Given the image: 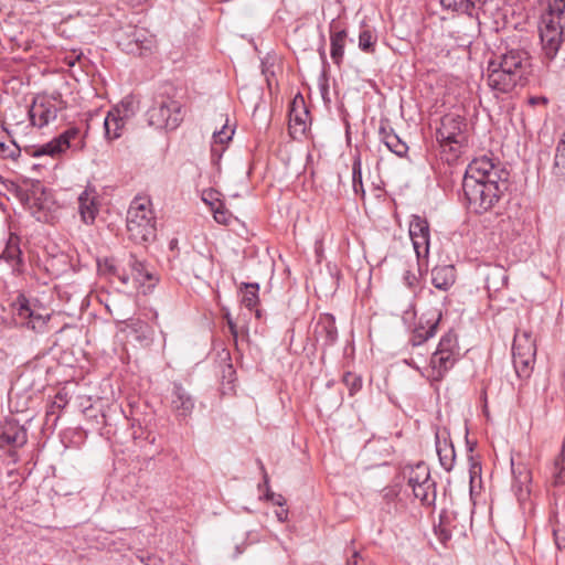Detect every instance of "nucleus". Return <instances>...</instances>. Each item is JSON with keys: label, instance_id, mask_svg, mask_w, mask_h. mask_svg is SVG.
<instances>
[{"label": "nucleus", "instance_id": "f257e3e1", "mask_svg": "<svg viewBox=\"0 0 565 565\" xmlns=\"http://www.w3.org/2000/svg\"><path fill=\"white\" fill-rule=\"evenodd\" d=\"M509 172L493 159L475 158L467 167L462 190L469 207L477 214L493 209L509 186Z\"/></svg>", "mask_w": 565, "mask_h": 565}, {"label": "nucleus", "instance_id": "f03ea898", "mask_svg": "<svg viewBox=\"0 0 565 565\" xmlns=\"http://www.w3.org/2000/svg\"><path fill=\"white\" fill-rule=\"evenodd\" d=\"M530 73L531 63L527 52L521 49H509L489 61L487 84L497 96L509 94L518 86L523 87Z\"/></svg>", "mask_w": 565, "mask_h": 565}, {"label": "nucleus", "instance_id": "7ed1b4c3", "mask_svg": "<svg viewBox=\"0 0 565 565\" xmlns=\"http://www.w3.org/2000/svg\"><path fill=\"white\" fill-rule=\"evenodd\" d=\"M127 232L135 243H147L156 238V221L151 202L136 198L127 211Z\"/></svg>", "mask_w": 565, "mask_h": 565}, {"label": "nucleus", "instance_id": "20e7f679", "mask_svg": "<svg viewBox=\"0 0 565 565\" xmlns=\"http://www.w3.org/2000/svg\"><path fill=\"white\" fill-rule=\"evenodd\" d=\"M147 119L154 128L173 130L183 120L182 106L170 97L158 96L147 111Z\"/></svg>", "mask_w": 565, "mask_h": 565}, {"label": "nucleus", "instance_id": "39448f33", "mask_svg": "<svg viewBox=\"0 0 565 565\" xmlns=\"http://www.w3.org/2000/svg\"><path fill=\"white\" fill-rule=\"evenodd\" d=\"M561 14L548 12L542 17L540 39L544 57L552 61L556 57L564 40Z\"/></svg>", "mask_w": 565, "mask_h": 565}, {"label": "nucleus", "instance_id": "423d86ee", "mask_svg": "<svg viewBox=\"0 0 565 565\" xmlns=\"http://www.w3.org/2000/svg\"><path fill=\"white\" fill-rule=\"evenodd\" d=\"M117 43L127 54L141 56L152 51L156 39L145 28L128 25L117 33Z\"/></svg>", "mask_w": 565, "mask_h": 565}, {"label": "nucleus", "instance_id": "0eeeda50", "mask_svg": "<svg viewBox=\"0 0 565 565\" xmlns=\"http://www.w3.org/2000/svg\"><path fill=\"white\" fill-rule=\"evenodd\" d=\"M85 138L86 132H82L77 127H70L56 138L39 147V149L33 152V157L44 154L55 157L65 152L67 149L73 152H79L86 146Z\"/></svg>", "mask_w": 565, "mask_h": 565}, {"label": "nucleus", "instance_id": "6e6552de", "mask_svg": "<svg viewBox=\"0 0 565 565\" xmlns=\"http://www.w3.org/2000/svg\"><path fill=\"white\" fill-rule=\"evenodd\" d=\"M512 353L513 364L518 375L529 376L536 355V344L531 331H516Z\"/></svg>", "mask_w": 565, "mask_h": 565}, {"label": "nucleus", "instance_id": "1a4fd4ad", "mask_svg": "<svg viewBox=\"0 0 565 565\" xmlns=\"http://www.w3.org/2000/svg\"><path fill=\"white\" fill-rule=\"evenodd\" d=\"M408 486L414 495L426 505H431L436 500V482L430 477V470L425 462H418L409 467L407 472Z\"/></svg>", "mask_w": 565, "mask_h": 565}, {"label": "nucleus", "instance_id": "9d476101", "mask_svg": "<svg viewBox=\"0 0 565 565\" xmlns=\"http://www.w3.org/2000/svg\"><path fill=\"white\" fill-rule=\"evenodd\" d=\"M463 126L465 122L459 116L447 115L443 117L440 127L436 131V139L444 151L448 149L457 156L460 148L467 142Z\"/></svg>", "mask_w": 565, "mask_h": 565}, {"label": "nucleus", "instance_id": "9b49d317", "mask_svg": "<svg viewBox=\"0 0 565 565\" xmlns=\"http://www.w3.org/2000/svg\"><path fill=\"white\" fill-rule=\"evenodd\" d=\"M128 267L130 274H125L120 277L124 284H127L129 280H131L136 288H143V294H147L154 287L157 279L154 278L153 273L148 267V265L137 259L134 255H130Z\"/></svg>", "mask_w": 565, "mask_h": 565}, {"label": "nucleus", "instance_id": "f8f14e48", "mask_svg": "<svg viewBox=\"0 0 565 565\" xmlns=\"http://www.w3.org/2000/svg\"><path fill=\"white\" fill-rule=\"evenodd\" d=\"M409 236L418 259L427 258L429 254V224L426 218L413 215L409 223Z\"/></svg>", "mask_w": 565, "mask_h": 565}, {"label": "nucleus", "instance_id": "ddd939ff", "mask_svg": "<svg viewBox=\"0 0 565 565\" xmlns=\"http://www.w3.org/2000/svg\"><path fill=\"white\" fill-rule=\"evenodd\" d=\"M17 195L20 202L34 215L39 211L49 209V194L39 181L28 188H19Z\"/></svg>", "mask_w": 565, "mask_h": 565}, {"label": "nucleus", "instance_id": "4468645a", "mask_svg": "<svg viewBox=\"0 0 565 565\" xmlns=\"http://www.w3.org/2000/svg\"><path fill=\"white\" fill-rule=\"evenodd\" d=\"M62 109L54 100L47 98H35L29 109V117L32 126L43 128L54 121L57 113Z\"/></svg>", "mask_w": 565, "mask_h": 565}, {"label": "nucleus", "instance_id": "2eb2a0df", "mask_svg": "<svg viewBox=\"0 0 565 565\" xmlns=\"http://www.w3.org/2000/svg\"><path fill=\"white\" fill-rule=\"evenodd\" d=\"M170 407L178 419H185L194 409V399L179 383H174L170 395Z\"/></svg>", "mask_w": 565, "mask_h": 565}, {"label": "nucleus", "instance_id": "dca6fc26", "mask_svg": "<svg viewBox=\"0 0 565 565\" xmlns=\"http://www.w3.org/2000/svg\"><path fill=\"white\" fill-rule=\"evenodd\" d=\"M511 469H512V491L519 501H524L527 499L530 494V483L532 480L531 471L526 467V465L519 462L515 463L513 458H511Z\"/></svg>", "mask_w": 565, "mask_h": 565}, {"label": "nucleus", "instance_id": "f3484780", "mask_svg": "<svg viewBox=\"0 0 565 565\" xmlns=\"http://www.w3.org/2000/svg\"><path fill=\"white\" fill-rule=\"evenodd\" d=\"M28 440L26 430L15 422H7L0 427V447H22Z\"/></svg>", "mask_w": 565, "mask_h": 565}, {"label": "nucleus", "instance_id": "a211bd4d", "mask_svg": "<svg viewBox=\"0 0 565 565\" xmlns=\"http://www.w3.org/2000/svg\"><path fill=\"white\" fill-rule=\"evenodd\" d=\"M441 315L434 313L430 317L424 319L422 317L418 321V324L415 327L413 334L411 337V343L414 347L420 345L426 342L428 339L435 335L436 330L438 328L439 320Z\"/></svg>", "mask_w": 565, "mask_h": 565}, {"label": "nucleus", "instance_id": "6ab92c4d", "mask_svg": "<svg viewBox=\"0 0 565 565\" xmlns=\"http://www.w3.org/2000/svg\"><path fill=\"white\" fill-rule=\"evenodd\" d=\"M78 212L85 224H92L98 213L97 193L93 188H86L78 196Z\"/></svg>", "mask_w": 565, "mask_h": 565}, {"label": "nucleus", "instance_id": "aec40b11", "mask_svg": "<svg viewBox=\"0 0 565 565\" xmlns=\"http://www.w3.org/2000/svg\"><path fill=\"white\" fill-rule=\"evenodd\" d=\"M124 110L119 107L111 109L104 120L105 135L109 140L117 139L121 135V129L124 127V119L127 118L128 108L125 103L121 104Z\"/></svg>", "mask_w": 565, "mask_h": 565}, {"label": "nucleus", "instance_id": "412c9836", "mask_svg": "<svg viewBox=\"0 0 565 565\" xmlns=\"http://www.w3.org/2000/svg\"><path fill=\"white\" fill-rule=\"evenodd\" d=\"M458 360V355L443 353L441 351H435L430 359L431 374L429 377L433 381H440L444 375L455 365Z\"/></svg>", "mask_w": 565, "mask_h": 565}, {"label": "nucleus", "instance_id": "4be33fe9", "mask_svg": "<svg viewBox=\"0 0 565 565\" xmlns=\"http://www.w3.org/2000/svg\"><path fill=\"white\" fill-rule=\"evenodd\" d=\"M8 263L13 271H18L22 265V252L20 248V238L14 234H10L4 248L0 254V260Z\"/></svg>", "mask_w": 565, "mask_h": 565}, {"label": "nucleus", "instance_id": "5701e85b", "mask_svg": "<svg viewBox=\"0 0 565 565\" xmlns=\"http://www.w3.org/2000/svg\"><path fill=\"white\" fill-rule=\"evenodd\" d=\"M17 316L22 323H25L32 330H41L46 324V319L31 309L25 298L19 300Z\"/></svg>", "mask_w": 565, "mask_h": 565}, {"label": "nucleus", "instance_id": "b1692460", "mask_svg": "<svg viewBox=\"0 0 565 565\" xmlns=\"http://www.w3.org/2000/svg\"><path fill=\"white\" fill-rule=\"evenodd\" d=\"M309 118V111L303 107V100H300L298 105L297 99L292 102V107L289 113V129L290 134L296 136L297 134L303 135L307 129V120Z\"/></svg>", "mask_w": 565, "mask_h": 565}, {"label": "nucleus", "instance_id": "393cba45", "mask_svg": "<svg viewBox=\"0 0 565 565\" xmlns=\"http://www.w3.org/2000/svg\"><path fill=\"white\" fill-rule=\"evenodd\" d=\"M456 280L455 267L452 265L436 266L431 270V284L439 290H448Z\"/></svg>", "mask_w": 565, "mask_h": 565}, {"label": "nucleus", "instance_id": "a878e982", "mask_svg": "<svg viewBox=\"0 0 565 565\" xmlns=\"http://www.w3.org/2000/svg\"><path fill=\"white\" fill-rule=\"evenodd\" d=\"M381 140L385 146L398 157H404L408 151V146L404 142L392 128L381 127L380 128Z\"/></svg>", "mask_w": 565, "mask_h": 565}, {"label": "nucleus", "instance_id": "bb28decb", "mask_svg": "<svg viewBox=\"0 0 565 565\" xmlns=\"http://www.w3.org/2000/svg\"><path fill=\"white\" fill-rule=\"evenodd\" d=\"M315 335L317 340H321L324 345L333 344L338 337V330L333 319L328 317L320 320L315 328Z\"/></svg>", "mask_w": 565, "mask_h": 565}, {"label": "nucleus", "instance_id": "cd10ccee", "mask_svg": "<svg viewBox=\"0 0 565 565\" xmlns=\"http://www.w3.org/2000/svg\"><path fill=\"white\" fill-rule=\"evenodd\" d=\"M436 451L439 458L440 466L450 471L454 467L456 454L454 446L447 439L440 440L439 435L436 434Z\"/></svg>", "mask_w": 565, "mask_h": 565}, {"label": "nucleus", "instance_id": "c85d7f7f", "mask_svg": "<svg viewBox=\"0 0 565 565\" xmlns=\"http://www.w3.org/2000/svg\"><path fill=\"white\" fill-rule=\"evenodd\" d=\"M484 281L489 292H497L508 282L507 271L503 267H493L487 273Z\"/></svg>", "mask_w": 565, "mask_h": 565}, {"label": "nucleus", "instance_id": "c756f323", "mask_svg": "<svg viewBox=\"0 0 565 565\" xmlns=\"http://www.w3.org/2000/svg\"><path fill=\"white\" fill-rule=\"evenodd\" d=\"M127 328L135 334L136 340L139 342L147 344L151 342L153 330L147 322L139 319H131L127 322Z\"/></svg>", "mask_w": 565, "mask_h": 565}, {"label": "nucleus", "instance_id": "7c9ffc66", "mask_svg": "<svg viewBox=\"0 0 565 565\" xmlns=\"http://www.w3.org/2000/svg\"><path fill=\"white\" fill-rule=\"evenodd\" d=\"M347 32L344 30H340L337 32H332L330 36L331 42V58L337 65H340L344 54V45H345Z\"/></svg>", "mask_w": 565, "mask_h": 565}, {"label": "nucleus", "instance_id": "2f4dec72", "mask_svg": "<svg viewBox=\"0 0 565 565\" xmlns=\"http://www.w3.org/2000/svg\"><path fill=\"white\" fill-rule=\"evenodd\" d=\"M452 518L454 512L445 511L440 515L439 524L436 527V532L438 533L440 541L444 543L451 537L452 532L457 529V525L451 522Z\"/></svg>", "mask_w": 565, "mask_h": 565}, {"label": "nucleus", "instance_id": "473e14b6", "mask_svg": "<svg viewBox=\"0 0 565 565\" xmlns=\"http://www.w3.org/2000/svg\"><path fill=\"white\" fill-rule=\"evenodd\" d=\"M242 287L245 289L242 303L248 309L255 308L258 303L259 285L257 282H243Z\"/></svg>", "mask_w": 565, "mask_h": 565}, {"label": "nucleus", "instance_id": "72a5a7b5", "mask_svg": "<svg viewBox=\"0 0 565 565\" xmlns=\"http://www.w3.org/2000/svg\"><path fill=\"white\" fill-rule=\"evenodd\" d=\"M553 171L557 175L565 174V131L556 146Z\"/></svg>", "mask_w": 565, "mask_h": 565}, {"label": "nucleus", "instance_id": "f704fd0d", "mask_svg": "<svg viewBox=\"0 0 565 565\" xmlns=\"http://www.w3.org/2000/svg\"><path fill=\"white\" fill-rule=\"evenodd\" d=\"M441 350L443 353L459 355V347L455 333L448 332L440 339L436 351Z\"/></svg>", "mask_w": 565, "mask_h": 565}, {"label": "nucleus", "instance_id": "c9c22d12", "mask_svg": "<svg viewBox=\"0 0 565 565\" xmlns=\"http://www.w3.org/2000/svg\"><path fill=\"white\" fill-rule=\"evenodd\" d=\"M234 134L233 129H230L226 124L222 127L221 130H215L213 132V145H212V152L216 153L218 151H222L223 148L217 149V145H225L230 140H232V136Z\"/></svg>", "mask_w": 565, "mask_h": 565}, {"label": "nucleus", "instance_id": "e433bc0d", "mask_svg": "<svg viewBox=\"0 0 565 565\" xmlns=\"http://www.w3.org/2000/svg\"><path fill=\"white\" fill-rule=\"evenodd\" d=\"M440 3L444 9L451 10L454 12L468 14L470 17L475 14L467 0H440Z\"/></svg>", "mask_w": 565, "mask_h": 565}, {"label": "nucleus", "instance_id": "4c0bfd02", "mask_svg": "<svg viewBox=\"0 0 565 565\" xmlns=\"http://www.w3.org/2000/svg\"><path fill=\"white\" fill-rule=\"evenodd\" d=\"M554 482L561 484L565 482V438L562 447V451L554 462Z\"/></svg>", "mask_w": 565, "mask_h": 565}, {"label": "nucleus", "instance_id": "58836bf2", "mask_svg": "<svg viewBox=\"0 0 565 565\" xmlns=\"http://www.w3.org/2000/svg\"><path fill=\"white\" fill-rule=\"evenodd\" d=\"M20 151V147L13 140L4 141L0 136V156L2 158L15 159Z\"/></svg>", "mask_w": 565, "mask_h": 565}, {"label": "nucleus", "instance_id": "ea45409f", "mask_svg": "<svg viewBox=\"0 0 565 565\" xmlns=\"http://www.w3.org/2000/svg\"><path fill=\"white\" fill-rule=\"evenodd\" d=\"M376 38L369 29H363L359 34V47L365 52H372Z\"/></svg>", "mask_w": 565, "mask_h": 565}, {"label": "nucleus", "instance_id": "a19ab883", "mask_svg": "<svg viewBox=\"0 0 565 565\" xmlns=\"http://www.w3.org/2000/svg\"><path fill=\"white\" fill-rule=\"evenodd\" d=\"M214 220L220 224H228L231 214L221 204L217 207H212Z\"/></svg>", "mask_w": 565, "mask_h": 565}, {"label": "nucleus", "instance_id": "79ce46f5", "mask_svg": "<svg viewBox=\"0 0 565 565\" xmlns=\"http://www.w3.org/2000/svg\"><path fill=\"white\" fill-rule=\"evenodd\" d=\"M358 184L362 189V175H361L360 164L359 163H354V167H353V188H354V191L356 193L359 191Z\"/></svg>", "mask_w": 565, "mask_h": 565}, {"label": "nucleus", "instance_id": "37998d69", "mask_svg": "<svg viewBox=\"0 0 565 565\" xmlns=\"http://www.w3.org/2000/svg\"><path fill=\"white\" fill-rule=\"evenodd\" d=\"M403 280L405 285L409 288L415 287L418 281L416 274L409 270L405 271Z\"/></svg>", "mask_w": 565, "mask_h": 565}, {"label": "nucleus", "instance_id": "c03bdc74", "mask_svg": "<svg viewBox=\"0 0 565 565\" xmlns=\"http://www.w3.org/2000/svg\"><path fill=\"white\" fill-rule=\"evenodd\" d=\"M266 498L271 500L275 504L282 507L285 504V498L281 494L267 491Z\"/></svg>", "mask_w": 565, "mask_h": 565}, {"label": "nucleus", "instance_id": "a18cd8bd", "mask_svg": "<svg viewBox=\"0 0 565 565\" xmlns=\"http://www.w3.org/2000/svg\"><path fill=\"white\" fill-rule=\"evenodd\" d=\"M352 379L353 382H352V387H351V392H353V390H359L361 387V380L355 377V376H352L351 374H348L344 380L345 382L349 384V380Z\"/></svg>", "mask_w": 565, "mask_h": 565}, {"label": "nucleus", "instance_id": "49530a36", "mask_svg": "<svg viewBox=\"0 0 565 565\" xmlns=\"http://www.w3.org/2000/svg\"><path fill=\"white\" fill-rule=\"evenodd\" d=\"M347 565H364L358 552H354L351 558L348 559Z\"/></svg>", "mask_w": 565, "mask_h": 565}, {"label": "nucleus", "instance_id": "de8ad7c7", "mask_svg": "<svg viewBox=\"0 0 565 565\" xmlns=\"http://www.w3.org/2000/svg\"><path fill=\"white\" fill-rule=\"evenodd\" d=\"M276 516L280 522H285L288 518V511L286 509H280L279 511H276Z\"/></svg>", "mask_w": 565, "mask_h": 565}, {"label": "nucleus", "instance_id": "09e8293b", "mask_svg": "<svg viewBox=\"0 0 565 565\" xmlns=\"http://www.w3.org/2000/svg\"><path fill=\"white\" fill-rule=\"evenodd\" d=\"M472 10L475 11L477 7L483 6L487 0H467Z\"/></svg>", "mask_w": 565, "mask_h": 565}, {"label": "nucleus", "instance_id": "8fccbe9b", "mask_svg": "<svg viewBox=\"0 0 565 565\" xmlns=\"http://www.w3.org/2000/svg\"><path fill=\"white\" fill-rule=\"evenodd\" d=\"M228 327L233 335L236 337V327L231 319H228Z\"/></svg>", "mask_w": 565, "mask_h": 565}, {"label": "nucleus", "instance_id": "3c124183", "mask_svg": "<svg viewBox=\"0 0 565 565\" xmlns=\"http://www.w3.org/2000/svg\"><path fill=\"white\" fill-rule=\"evenodd\" d=\"M206 196H207V201H209V200L213 199L214 193L211 191V192H209V193L206 194Z\"/></svg>", "mask_w": 565, "mask_h": 565}, {"label": "nucleus", "instance_id": "603ef678", "mask_svg": "<svg viewBox=\"0 0 565 565\" xmlns=\"http://www.w3.org/2000/svg\"><path fill=\"white\" fill-rule=\"evenodd\" d=\"M146 565H156V564H154L153 559L149 557Z\"/></svg>", "mask_w": 565, "mask_h": 565}, {"label": "nucleus", "instance_id": "864d4df0", "mask_svg": "<svg viewBox=\"0 0 565 565\" xmlns=\"http://www.w3.org/2000/svg\"><path fill=\"white\" fill-rule=\"evenodd\" d=\"M203 201H204V202H206V203H209V204H212L210 201H207V196H206V194L203 196Z\"/></svg>", "mask_w": 565, "mask_h": 565}, {"label": "nucleus", "instance_id": "5fc2aeb1", "mask_svg": "<svg viewBox=\"0 0 565 565\" xmlns=\"http://www.w3.org/2000/svg\"><path fill=\"white\" fill-rule=\"evenodd\" d=\"M264 481H265L266 484L268 483V477H267L266 473H264Z\"/></svg>", "mask_w": 565, "mask_h": 565}, {"label": "nucleus", "instance_id": "6e6d98bb", "mask_svg": "<svg viewBox=\"0 0 565 565\" xmlns=\"http://www.w3.org/2000/svg\"><path fill=\"white\" fill-rule=\"evenodd\" d=\"M38 148H34L32 151H30V149H26V152H30L31 156H33V152L36 150Z\"/></svg>", "mask_w": 565, "mask_h": 565}]
</instances>
